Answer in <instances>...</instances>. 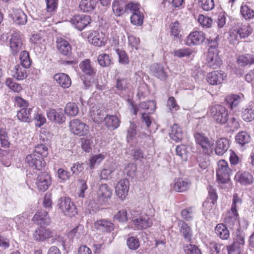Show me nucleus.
<instances>
[{
	"label": "nucleus",
	"instance_id": "bf43d9fd",
	"mask_svg": "<svg viewBox=\"0 0 254 254\" xmlns=\"http://www.w3.org/2000/svg\"><path fill=\"white\" fill-rule=\"evenodd\" d=\"M184 250L187 254H201L200 250L193 245H187L184 247Z\"/></svg>",
	"mask_w": 254,
	"mask_h": 254
},
{
	"label": "nucleus",
	"instance_id": "37998d69",
	"mask_svg": "<svg viewBox=\"0 0 254 254\" xmlns=\"http://www.w3.org/2000/svg\"><path fill=\"white\" fill-rule=\"evenodd\" d=\"M97 61L102 67L108 66L112 64V59L108 54H102L98 56Z\"/></svg>",
	"mask_w": 254,
	"mask_h": 254
},
{
	"label": "nucleus",
	"instance_id": "39448f33",
	"mask_svg": "<svg viewBox=\"0 0 254 254\" xmlns=\"http://www.w3.org/2000/svg\"><path fill=\"white\" fill-rule=\"evenodd\" d=\"M195 142L199 145L204 153L209 154L212 152L214 141L210 139L204 133L196 132L194 134Z\"/></svg>",
	"mask_w": 254,
	"mask_h": 254
},
{
	"label": "nucleus",
	"instance_id": "72a5a7b5",
	"mask_svg": "<svg viewBox=\"0 0 254 254\" xmlns=\"http://www.w3.org/2000/svg\"><path fill=\"white\" fill-rule=\"evenodd\" d=\"M151 69L153 75L162 80H164L167 78V74L164 70L163 66L161 64H154Z\"/></svg>",
	"mask_w": 254,
	"mask_h": 254
},
{
	"label": "nucleus",
	"instance_id": "7ed1b4c3",
	"mask_svg": "<svg viewBox=\"0 0 254 254\" xmlns=\"http://www.w3.org/2000/svg\"><path fill=\"white\" fill-rule=\"evenodd\" d=\"M209 113L214 121L218 124H225L228 120L226 109L220 105H213L210 107Z\"/></svg>",
	"mask_w": 254,
	"mask_h": 254
},
{
	"label": "nucleus",
	"instance_id": "7c9ffc66",
	"mask_svg": "<svg viewBox=\"0 0 254 254\" xmlns=\"http://www.w3.org/2000/svg\"><path fill=\"white\" fill-rule=\"evenodd\" d=\"M181 225L180 232L184 239L187 242H190L192 237V232L190 227L188 225L183 221L179 223Z\"/></svg>",
	"mask_w": 254,
	"mask_h": 254
},
{
	"label": "nucleus",
	"instance_id": "de8ad7c7",
	"mask_svg": "<svg viewBox=\"0 0 254 254\" xmlns=\"http://www.w3.org/2000/svg\"><path fill=\"white\" fill-rule=\"evenodd\" d=\"M241 13L246 19H252L254 17V11L246 4L241 6Z\"/></svg>",
	"mask_w": 254,
	"mask_h": 254
},
{
	"label": "nucleus",
	"instance_id": "0eeeda50",
	"mask_svg": "<svg viewBox=\"0 0 254 254\" xmlns=\"http://www.w3.org/2000/svg\"><path fill=\"white\" fill-rule=\"evenodd\" d=\"M59 207L65 215L70 217L74 216L77 212L75 205L68 197H62L59 200Z\"/></svg>",
	"mask_w": 254,
	"mask_h": 254
},
{
	"label": "nucleus",
	"instance_id": "3c124183",
	"mask_svg": "<svg viewBox=\"0 0 254 254\" xmlns=\"http://www.w3.org/2000/svg\"><path fill=\"white\" fill-rule=\"evenodd\" d=\"M198 3L202 9L205 11H210L214 7L213 0H198Z\"/></svg>",
	"mask_w": 254,
	"mask_h": 254
},
{
	"label": "nucleus",
	"instance_id": "4468645a",
	"mask_svg": "<svg viewBox=\"0 0 254 254\" xmlns=\"http://www.w3.org/2000/svg\"><path fill=\"white\" fill-rule=\"evenodd\" d=\"M153 219L148 215L142 216L139 218H132V223L135 228L137 229H146L153 224Z\"/></svg>",
	"mask_w": 254,
	"mask_h": 254
},
{
	"label": "nucleus",
	"instance_id": "680f3d73",
	"mask_svg": "<svg viewBox=\"0 0 254 254\" xmlns=\"http://www.w3.org/2000/svg\"><path fill=\"white\" fill-rule=\"evenodd\" d=\"M114 172V170L112 167L103 169L100 174V179L107 180L111 179L112 174Z\"/></svg>",
	"mask_w": 254,
	"mask_h": 254
},
{
	"label": "nucleus",
	"instance_id": "5fc2aeb1",
	"mask_svg": "<svg viewBox=\"0 0 254 254\" xmlns=\"http://www.w3.org/2000/svg\"><path fill=\"white\" fill-rule=\"evenodd\" d=\"M127 244L128 248L132 250H135L139 247L138 239L134 237H129L127 241Z\"/></svg>",
	"mask_w": 254,
	"mask_h": 254
},
{
	"label": "nucleus",
	"instance_id": "e433bc0d",
	"mask_svg": "<svg viewBox=\"0 0 254 254\" xmlns=\"http://www.w3.org/2000/svg\"><path fill=\"white\" fill-rule=\"evenodd\" d=\"M80 67L83 73L90 76H94L96 70L91 67L89 60H85L80 64Z\"/></svg>",
	"mask_w": 254,
	"mask_h": 254
},
{
	"label": "nucleus",
	"instance_id": "774afa93",
	"mask_svg": "<svg viewBox=\"0 0 254 254\" xmlns=\"http://www.w3.org/2000/svg\"><path fill=\"white\" fill-rule=\"evenodd\" d=\"M198 22L203 27H210L212 23V20L203 15H200L198 18Z\"/></svg>",
	"mask_w": 254,
	"mask_h": 254
},
{
	"label": "nucleus",
	"instance_id": "423d86ee",
	"mask_svg": "<svg viewBox=\"0 0 254 254\" xmlns=\"http://www.w3.org/2000/svg\"><path fill=\"white\" fill-rule=\"evenodd\" d=\"M91 116L94 121L98 123L101 122L104 119L105 126L110 130H115L120 126V121L116 116L107 115L104 118L103 117L100 116L98 113H97L96 116V113L93 111V113L91 115Z\"/></svg>",
	"mask_w": 254,
	"mask_h": 254
},
{
	"label": "nucleus",
	"instance_id": "c85d7f7f",
	"mask_svg": "<svg viewBox=\"0 0 254 254\" xmlns=\"http://www.w3.org/2000/svg\"><path fill=\"white\" fill-rule=\"evenodd\" d=\"M183 131L179 125L175 124L171 127L169 136L173 140L177 142L181 141L183 137Z\"/></svg>",
	"mask_w": 254,
	"mask_h": 254
},
{
	"label": "nucleus",
	"instance_id": "603ef678",
	"mask_svg": "<svg viewBox=\"0 0 254 254\" xmlns=\"http://www.w3.org/2000/svg\"><path fill=\"white\" fill-rule=\"evenodd\" d=\"M125 12L127 11L131 14L140 11V5L137 3L130 2L125 5Z\"/></svg>",
	"mask_w": 254,
	"mask_h": 254
},
{
	"label": "nucleus",
	"instance_id": "4c0bfd02",
	"mask_svg": "<svg viewBox=\"0 0 254 254\" xmlns=\"http://www.w3.org/2000/svg\"><path fill=\"white\" fill-rule=\"evenodd\" d=\"M235 139L237 143L244 146L250 141L251 136L246 131H242L236 135Z\"/></svg>",
	"mask_w": 254,
	"mask_h": 254
},
{
	"label": "nucleus",
	"instance_id": "a18cd8bd",
	"mask_svg": "<svg viewBox=\"0 0 254 254\" xmlns=\"http://www.w3.org/2000/svg\"><path fill=\"white\" fill-rule=\"evenodd\" d=\"M242 117L247 122L252 121L254 119V110L250 107L244 109L242 112Z\"/></svg>",
	"mask_w": 254,
	"mask_h": 254
},
{
	"label": "nucleus",
	"instance_id": "f704fd0d",
	"mask_svg": "<svg viewBox=\"0 0 254 254\" xmlns=\"http://www.w3.org/2000/svg\"><path fill=\"white\" fill-rule=\"evenodd\" d=\"M95 0H81L79 4V8L84 12L93 10L96 6Z\"/></svg>",
	"mask_w": 254,
	"mask_h": 254
},
{
	"label": "nucleus",
	"instance_id": "5701e85b",
	"mask_svg": "<svg viewBox=\"0 0 254 254\" xmlns=\"http://www.w3.org/2000/svg\"><path fill=\"white\" fill-rule=\"evenodd\" d=\"M57 48L59 52L64 56H68L71 53V47L69 43L61 37L57 40Z\"/></svg>",
	"mask_w": 254,
	"mask_h": 254
},
{
	"label": "nucleus",
	"instance_id": "69168bd1",
	"mask_svg": "<svg viewBox=\"0 0 254 254\" xmlns=\"http://www.w3.org/2000/svg\"><path fill=\"white\" fill-rule=\"evenodd\" d=\"M22 42L10 41V47L13 55H16L21 49Z\"/></svg>",
	"mask_w": 254,
	"mask_h": 254
},
{
	"label": "nucleus",
	"instance_id": "c9c22d12",
	"mask_svg": "<svg viewBox=\"0 0 254 254\" xmlns=\"http://www.w3.org/2000/svg\"><path fill=\"white\" fill-rule=\"evenodd\" d=\"M238 64L242 66L254 64V56L251 54H244L240 56L237 59Z\"/></svg>",
	"mask_w": 254,
	"mask_h": 254
},
{
	"label": "nucleus",
	"instance_id": "6ab92c4d",
	"mask_svg": "<svg viewBox=\"0 0 254 254\" xmlns=\"http://www.w3.org/2000/svg\"><path fill=\"white\" fill-rule=\"evenodd\" d=\"M32 221L37 225H48L50 218L46 210H40L34 215Z\"/></svg>",
	"mask_w": 254,
	"mask_h": 254
},
{
	"label": "nucleus",
	"instance_id": "cd10ccee",
	"mask_svg": "<svg viewBox=\"0 0 254 254\" xmlns=\"http://www.w3.org/2000/svg\"><path fill=\"white\" fill-rule=\"evenodd\" d=\"M216 235L222 240H228L230 237V232L225 225L220 223L216 225L215 228Z\"/></svg>",
	"mask_w": 254,
	"mask_h": 254
},
{
	"label": "nucleus",
	"instance_id": "1a4fd4ad",
	"mask_svg": "<svg viewBox=\"0 0 254 254\" xmlns=\"http://www.w3.org/2000/svg\"><path fill=\"white\" fill-rule=\"evenodd\" d=\"M25 161L30 167L38 170H42L45 166V162L39 154L32 152L26 157Z\"/></svg>",
	"mask_w": 254,
	"mask_h": 254
},
{
	"label": "nucleus",
	"instance_id": "a19ab883",
	"mask_svg": "<svg viewBox=\"0 0 254 254\" xmlns=\"http://www.w3.org/2000/svg\"><path fill=\"white\" fill-rule=\"evenodd\" d=\"M13 19L18 24H24L27 22V16L21 10L18 9L14 13Z\"/></svg>",
	"mask_w": 254,
	"mask_h": 254
},
{
	"label": "nucleus",
	"instance_id": "2f4dec72",
	"mask_svg": "<svg viewBox=\"0 0 254 254\" xmlns=\"http://www.w3.org/2000/svg\"><path fill=\"white\" fill-rule=\"evenodd\" d=\"M190 186V183L186 180L178 179L174 183L173 189L176 191L183 192L187 190Z\"/></svg>",
	"mask_w": 254,
	"mask_h": 254
},
{
	"label": "nucleus",
	"instance_id": "052dcab7",
	"mask_svg": "<svg viewBox=\"0 0 254 254\" xmlns=\"http://www.w3.org/2000/svg\"><path fill=\"white\" fill-rule=\"evenodd\" d=\"M0 141L1 146L7 148L9 147V142L8 140L7 132L3 129L0 130Z\"/></svg>",
	"mask_w": 254,
	"mask_h": 254
},
{
	"label": "nucleus",
	"instance_id": "b1692460",
	"mask_svg": "<svg viewBox=\"0 0 254 254\" xmlns=\"http://www.w3.org/2000/svg\"><path fill=\"white\" fill-rule=\"evenodd\" d=\"M54 79L58 84L64 88H68L71 84L70 78L65 73H59L56 74L54 76Z\"/></svg>",
	"mask_w": 254,
	"mask_h": 254
},
{
	"label": "nucleus",
	"instance_id": "393cba45",
	"mask_svg": "<svg viewBox=\"0 0 254 254\" xmlns=\"http://www.w3.org/2000/svg\"><path fill=\"white\" fill-rule=\"evenodd\" d=\"M33 108H25L21 109L17 114L19 120L23 122L29 123L32 120L31 115Z\"/></svg>",
	"mask_w": 254,
	"mask_h": 254
},
{
	"label": "nucleus",
	"instance_id": "f257e3e1",
	"mask_svg": "<svg viewBox=\"0 0 254 254\" xmlns=\"http://www.w3.org/2000/svg\"><path fill=\"white\" fill-rule=\"evenodd\" d=\"M112 190L106 184H102L99 187L97 193L90 199L89 206L93 212H96L100 206L105 204L111 198Z\"/></svg>",
	"mask_w": 254,
	"mask_h": 254
},
{
	"label": "nucleus",
	"instance_id": "79ce46f5",
	"mask_svg": "<svg viewBox=\"0 0 254 254\" xmlns=\"http://www.w3.org/2000/svg\"><path fill=\"white\" fill-rule=\"evenodd\" d=\"M226 104L232 110L237 107L240 102V97L238 95H232L225 99Z\"/></svg>",
	"mask_w": 254,
	"mask_h": 254
},
{
	"label": "nucleus",
	"instance_id": "864d4df0",
	"mask_svg": "<svg viewBox=\"0 0 254 254\" xmlns=\"http://www.w3.org/2000/svg\"><path fill=\"white\" fill-rule=\"evenodd\" d=\"M245 236L243 232L237 230L236 232L235 237L234 238V243L242 248L245 243Z\"/></svg>",
	"mask_w": 254,
	"mask_h": 254
},
{
	"label": "nucleus",
	"instance_id": "dca6fc26",
	"mask_svg": "<svg viewBox=\"0 0 254 254\" xmlns=\"http://www.w3.org/2000/svg\"><path fill=\"white\" fill-rule=\"evenodd\" d=\"M87 39L90 44L97 47L104 46L107 40L104 33H90Z\"/></svg>",
	"mask_w": 254,
	"mask_h": 254
},
{
	"label": "nucleus",
	"instance_id": "a211bd4d",
	"mask_svg": "<svg viewBox=\"0 0 254 254\" xmlns=\"http://www.w3.org/2000/svg\"><path fill=\"white\" fill-rule=\"evenodd\" d=\"M94 227L97 230L103 233H110L114 229L113 223L107 219H100L94 223Z\"/></svg>",
	"mask_w": 254,
	"mask_h": 254
},
{
	"label": "nucleus",
	"instance_id": "ea45409f",
	"mask_svg": "<svg viewBox=\"0 0 254 254\" xmlns=\"http://www.w3.org/2000/svg\"><path fill=\"white\" fill-rule=\"evenodd\" d=\"M64 111L67 116L74 117L77 115L79 110L76 103L69 102L66 104Z\"/></svg>",
	"mask_w": 254,
	"mask_h": 254
},
{
	"label": "nucleus",
	"instance_id": "338daca9",
	"mask_svg": "<svg viewBox=\"0 0 254 254\" xmlns=\"http://www.w3.org/2000/svg\"><path fill=\"white\" fill-rule=\"evenodd\" d=\"M116 51L119 56V62L124 64H128L129 60L126 52L123 50H120L119 49H116Z\"/></svg>",
	"mask_w": 254,
	"mask_h": 254
},
{
	"label": "nucleus",
	"instance_id": "6e6552de",
	"mask_svg": "<svg viewBox=\"0 0 254 254\" xmlns=\"http://www.w3.org/2000/svg\"><path fill=\"white\" fill-rule=\"evenodd\" d=\"M69 128L73 133L79 136L86 135L89 132V127L78 119L70 122Z\"/></svg>",
	"mask_w": 254,
	"mask_h": 254
},
{
	"label": "nucleus",
	"instance_id": "58836bf2",
	"mask_svg": "<svg viewBox=\"0 0 254 254\" xmlns=\"http://www.w3.org/2000/svg\"><path fill=\"white\" fill-rule=\"evenodd\" d=\"M175 150L177 155L180 156L184 161L187 160L189 152L188 147L187 145L184 144L177 145Z\"/></svg>",
	"mask_w": 254,
	"mask_h": 254
},
{
	"label": "nucleus",
	"instance_id": "49530a36",
	"mask_svg": "<svg viewBox=\"0 0 254 254\" xmlns=\"http://www.w3.org/2000/svg\"><path fill=\"white\" fill-rule=\"evenodd\" d=\"M21 64L25 68H28L31 65V61L29 57V53L26 51H22L20 55Z\"/></svg>",
	"mask_w": 254,
	"mask_h": 254
},
{
	"label": "nucleus",
	"instance_id": "f8f14e48",
	"mask_svg": "<svg viewBox=\"0 0 254 254\" xmlns=\"http://www.w3.org/2000/svg\"><path fill=\"white\" fill-rule=\"evenodd\" d=\"M129 185V181L126 179L121 180L118 183L115 188V192L121 200H124L127 195Z\"/></svg>",
	"mask_w": 254,
	"mask_h": 254
},
{
	"label": "nucleus",
	"instance_id": "c03bdc74",
	"mask_svg": "<svg viewBox=\"0 0 254 254\" xmlns=\"http://www.w3.org/2000/svg\"><path fill=\"white\" fill-rule=\"evenodd\" d=\"M131 23L136 26H140L142 24L144 19V14L141 11L132 14L130 17Z\"/></svg>",
	"mask_w": 254,
	"mask_h": 254
},
{
	"label": "nucleus",
	"instance_id": "09e8293b",
	"mask_svg": "<svg viewBox=\"0 0 254 254\" xmlns=\"http://www.w3.org/2000/svg\"><path fill=\"white\" fill-rule=\"evenodd\" d=\"M69 234L77 239H79L84 236L86 234V232L83 225H78L70 232Z\"/></svg>",
	"mask_w": 254,
	"mask_h": 254
},
{
	"label": "nucleus",
	"instance_id": "f3484780",
	"mask_svg": "<svg viewBox=\"0 0 254 254\" xmlns=\"http://www.w3.org/2000/svg\"><path fill=\"white\" fill-rule=\"evenodd\" d=\"M253 176L248 172L239 171L235 176V180L242 185L247 186L253 182Z\"/></svg>",
	"mask_w": 254,
	"mask_h": 254
},
{
	"label": "nucleus",
	"instance_id": "a878e982",
	"mask_svg": "<svg viewBox=\"0 0 254 254\" xmlns=\"http://www.w3.org/2000/svg\"><path fill=\"white\" fill-rule=\"evenodd\" d=\"M26 68L20 64H17L11 70V75L18 80H23L27 76Z\"/></svg>",
	"mask_w": 254,
	"mask_h": 254
},
{
	"label": "nucleus",
	"instance_id": "c756f323",
	"mask_svg": "<svg viewBox=\"0 0 254 254\" xmlns=\"http://www.w3.org/2000/svg\"><path fill=\"white\" fill-rule=\"evenodd\" d=\"M238 216L237 210H233L231 208V210L227 213L224 221L229 227H231L237 222Z\"/></svg>",
	"mask_w": 254,
	"mask_h": 254
},
{
	"label": "nucleus",
	"instance_id": "0e129e2a",
	"mask_svg": "<svg viewBox=\"0 0 254 254\" xmlns=\"http://www.w3.org/2000/svg\"><path fill=\"white\" fill-rule=\"evenodd\" d=\"M192 53V50L189 48L179 49L174 52V55L179 58H184L190 56Z\"/></svg>",
	"mask_w": 254,
	"mask_h": 254
},
{
	"label": "nucleus",
	"instance_id": "bb28decb",
	"mask_svg": "<svg viewBox=\"0 0 254 254\" xmlns=\"http://www.w3.org/2000/svg\"><path fill=\"white\" fill-rule=\"evenodd\" d=\"M51 236V232L47 229L41 227L37 229L34 234V239L39 242L45 241Z\"/></svg>",
	"mask_w": 254,
	"mask_h": 254
},
{
	"label": "nucleus",
	"instance_id": "4be33fe9",
	"mask_svg": "<svg viewBox=\"0 0 254 254\" xmlns=\"http://www.w3.org/2000/svg\"><path fill=\"white\" fill-rule=\"evenodd\" d=\"M205 38L204 33H190L187 37L186 40V44L189 46L198 45L201 43L205 39H209Z\"/></svg>",
	"mask_w": 254,
	"mask_h": 254
},
{
	"label": "nucleus",
	"instance_id": "4d7b16f0",
	"mask_svg": "<svg viewBox=\"0 0 254 254\" xmlns=\"http://www.w3.org/2000/svg\"><path fill=\"white\" fill-rule=\"evenodd\" d=\"M84 170L83 164L79 162L74 163L70 167V170L72 173V175L77 176L80 174L82 173Z\"/></svg>",
	"mask_w": 254,
	"mask_h": 254
},
{
	"label": "nucleus",
	"instance_id": "8fccbe9b",
	"mask_svg": "<svg viewBox=\"0 0 254 254\" xmlns=\"http://www.w3.org/2000/svg\"><path fill=\"white\" fill-rule=\"evenodd\" d=\"M5 84L9 89L15 92H20L22 89L21 85L14 82L12 78H7L5 81Z\"/></svg>",
	"mask_w": 254,
	"mask_h": 254
},
{
	"label": "nucleus",
	"instance_id": "aec40b11",
	"mask_svg": "<svg viewBox=\"0 0 254 254\" xmlns=\"http://www.w3.org/2000/svg\"><path fill=\"white\" fill-rule=\"evenodd\" d=\"M47 114L48 118L51 121H54L58 124H62L65 122V117L61 109L57 110H50L47 112Z\"/></svg>",
	"mask_w": 254,
	"mask_h": 254
},
{
	"label": "nucleus",
	"instance_id": "473e14b6",
	"mask_svg": "<svg viewBox=\"0 0 254 254\" xmlns=\"http://www.w3.org/2000/svg\"><path fill=\"white\" fill-rule=\"evenodd\" d=\"M125 0H114L112 3V9L116 15L120 16L125 13Z\"/></svg>",
	"mask_w": 254,
	"mask_h": 254
},
{
	"label": "nucleus",
	"instance_id": "13d9d810",
	"mask_svg": "<svg viewBox=\"0 0 254 254\" xmlns=\"http://www.w3.org/2000/svg\"><path fill=\"white\" fill-rule=\"evenodd\" d=\"M137 170V167L134 163L128 164L124 169V173L130 177H133Z\"/></svg>",
	"mask_w": 254,
	"mask_h": 254
},
{
	"label": "nucleus",
	"instance_id": "ddd939ff",
	"mask_svg": "<svg viewBox=\"0 0 254 254\" xmlns=\"http://www.w3.org/2000/svg\"><path fill=\"white\" fill-rule=\"evenodd\" d=\"M132 109L133 110V114L136 115L138 112H141L144 110L146 113H153L156 108V103L153 100H148L146 102H141L138 107L132 105Z\"/></svg>",
	"mask_w": 254,
	"mask_h": 254
},
{
	"label": "nucleus",
	"instance_id": "9b49d317",
	"mask_svg": "<svg viewBox=\"0 0 254 254\" xmlns=\"http://www.w3.org/2000/svg\"><path fill=\"white\" fill-rule=\"evenodd\" d=\"M51 184V177L47 173L42 172L38 175L36 184L39 190L42 191L46 190Z\"/></svg>",
	"mask_w": 254,
	"mask_h": 254
},
{
	"label": "nucleus",
	"instance_id": "f03ea898",
	"mask_svg": "<svg viewBox=\"0 0 254 254\" xmlns=\"http://www.w3.org/2000/svg\"><path fill=\"white\" fill-rule=\"evenodd\" d=\"M218 37V35L216 33H214L213 36H211L209 39H207V41L211 45L208 49L206 60L208 66L213 69L219 67L221 65L222 62L219 57L218 51L216 49Z\"/></svg>",
	"mask_w": 254,
	"mask_h": 254
},
{
	"label": "nucleus",
	"instance_id": "6e6d98bb",
	"mask_svg": "<svg viewBox=\"0 0 254 254\" xmlns=\"http://www.w3.org/2000/svg\"><path fill=\"white\" fill-rule=\"evenodd\" d=\"M57 175L59 179L63 182L69 180L71 176L70 172L62 168L58 170Z\"/></svg>",
	"mask_w": 254,
	"mask_h": 254
},
{
	"label": "nucleus",
	"instance_id": "e2e57ef3",
	"mask_svg": "<svg viewBox=\"0 0 254 254\" xmlns=\"http://www.w3.org/2000/svg\"><path fill=\"white\" fill-rule=\"evenodd\" d=\"M104 156L98 154L92 156L90 159L89 165L91 169H93L95 165H98L103 160Z\"/></svg>",
	"mask_w": 254,
	"mask_h": 254
},
{
	"label": "nucleus",
	"instance_id": "412c9836",
	"mask_svg": "<svg viewBox=\"0 0 254 254\" xmlns=\"http://www.w3.org/2000/svg\"><path fill=\"white\" fill-rule=\"evenodd\" d=\"M230 147L229 140L226 138H221L216 142L215 154L219 156L223 155Z\"/></svg>",
	"mask_w": 254,
	"mask_h": 254
},
{
	"label": "nucleus",
	"instance_id": "9d476101",
	"mask_svg": "<svg viewBox=\"0 0 254 254\" xmlns=\"http://www.w3.org/2000/svg\"><path fill=\"white\" fill-rule=\"evenodd\" d=\"M91 21L90 17L85 14L75 15L71 19L72 24L79 31L82 30L85 27L89 25Z\"/></svg>",
	"mask_w": 254,
	"mask_h": 254
},
{
	"label": "nucleus",
	"instance_id": "2eb2a0df",
	"mask_svg": "<svg viewBox=\"0 0 254 254\" xmlns=\"http://www.w3.org/2000/svg\"><path fill=\"white\" fill-rule=\"evenodd\" d=\"M226 74L223 71H214L208 74L207 82L211 85H218L226 78Z\"/></svg>",
	"mask_w": 254,
	"mask_h": 254
},
{
	"label": "nucleus",
	"instance_id": "20e7f679",
	"mask_svg": "<svg viewBox=\"0 0 254 254\" xmlns=\"http://www.w3.org/2000/svg\"><path fill=\"white\" fill-rule=\"evenodd\" d=\"M217 165V181L218 183L226 184L230 179L232 170L229 168L228 162L224 160H220Z\"/></svg>",
	"mask_w": 254,
	"mask_h": 254
}]
</instances>
